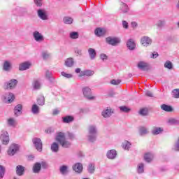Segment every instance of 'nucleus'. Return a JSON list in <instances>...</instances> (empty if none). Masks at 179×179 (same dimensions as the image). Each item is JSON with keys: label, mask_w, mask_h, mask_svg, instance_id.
Masks as SVG:
<instances>
[{"label": "nucleus", "mask_w": 179, "mask_h": 179, "mask_svg": "<svg viewBox=\"0 0 179 179\" xmlns=\"http://www.w3.org/2000/svg\"><path fill=\"white\" fill-rule=\"evenodd\" d=\"M66 139H75V135L71 132H67Z\"/></svg>", "instance_id": "obj_53"}, {"label": "nucleus", "mask_w": 179, "mask_h": 179, "mask_svg": "<svg viewBox=\"0 0 179 179\" xmlns=\"http://www.w3.org/2000/svg\"><path fill=\"white\" fill-rule=\"evenodd\" d=\"M120 111H122L123 113H129L131 111V109L127 106H120Z\"/></svg>", "instance_id": "obj_48"}, {"label": "nucleus", "mask_w": 179, "mask_h": 179, "mask_svg": "<svg viewBox=\"0 0 179 179\" xmlns=\"http://www.w3.org/2000/svg\"><path fill=\"white\" fill-rule=\"evenodd\" d=\"M32 142L36 149L38 150V152H41V150H43V142H41V139L38 138H33Z\"/></svg>", "instance_id": "obj_7"}, {"label": "nucleus", "mask_w": 179, "mask_h": 179, "mask_svg": "<svg viewBox=\"0 0 179 179\" xmlns=\"http://www.w3.org/2000/svg\"><path fill=\"white\" fill-rule=\"evenodd\" d=\"M93 75H94V71L92 70H85L80 73V76H93Z\"/></svg>", "instance_id": "obj_20"}, {"label": "nucleus", "mask_w": 179, "mask_h": 179, "mask_svg": "<svg viewBox=\"0 0 179 179\" xmlns=\"http://www.w3.org/2000/svg\"><path fill=\"white\" fill-rule=\"evenodd\" d=\"M141 43L143 47H149L152 44V38L149 36H143L141 39Z\"/></svg>", "instance_id": "obj_10"}, {"label": "nucleus", "mask_w": 179, "mask_h": 179, "mask_svg": "<svg viewBox=\"0 0 179 179\" xmlns=\"http://www.w3.org/2000/svg\"><path fill=\"white\" fill-rule=\"evenodd\" d=\"M19 150V145L16 144H12L8 148L7 153L8 156H14L15 154Z\"/></svg>", "instance_id": "obj_8"}, {"label": "nucleus", "mask_w": 179, "mask_h": 179, "mask_svg": "<svg viewBox=\"0 0 179 179\" xmlns=\"http://www.w3.org/2000/svg\"><path fill=\"white\" fill-rule=\"evenodd\" d=\"M52 114L53 115H57V114H59V110L58 109L53 110Z\"/></svg>", "instance_id": "obj_63"}, {"label": "nucleus", "mask_w": 179, "mask_h": 179, "mask_svg": "<svg viewBox=\"0 0 179 179\" xmlns=\"http://www.w3.org/2000/svg\"><path fill=\"white\" fill-rule=\"evenodd\" d=\"M141 115H148V108H142L139 111Z\"/></svg>", "instance_id": "obj_52"}, {"label": "nucleus", "mask_w": 179, "mask_h": 179, "mask_svg": "<svg viewBox=\"0 0 179 179\" xmlns=\"http://www.w3.org/2000/svg\"><path fill=\"white\" fill-rule=\"evenodd\" d=\"M33 86L34 89H40L41 87V84L40 83V80L36 79L34 80Z\"/></svg>", "instance_id": "obj_41"}, {"label": "nucleus", "mask_w": 179, "mask_h": 179, "mask_svg": "<svg viewBox=\"0 0 179 179\" xmlns=\"http://www.w3.org/2000/svg\"><path fill=\"white\" fill-rule=\"evenodd\" d=\"M41 170V164L40 163L35 164L34 166V173H38Z\"/></svg>", "instance_id": "obj_42"}, {"label": "nucleus", "mask_w": 179, "mask_h": 179, "mask_svg": "<svg viewBox=\"0 0 179 179\" xmlns=\"http://www.w3.org/2000/svg\"><path fill=\"white\" fill-rule=\"evenodd\" d=\"M131 143H129L128 141H125L123 142L122 148L124 149V150H129V148H131Z\"/></svg>", "instance_id": "obj_37"}, {"label": "nucleus", "mask_w": 179, "mask_h": 179, "mask_svg": "<svg viewBox=\"0 0 179 179\" xmlns=\"http://www.w3.org/2000/svg\"><path fill=\"white\" fill-rule=\"evenodd\" d=\"M106 156L108 159H115L117 157V151L115 150H110L107 152Z\"/></svg>", "instance_id": "obj_15"}, {"label": "nucleus", "mask_w": 179, "mask_h": 179, "mask_svg": "<svg viewBox=\"0 0 179 179\" xmlns=\"http://www.w3.org/2000/svg\"><path fill=\"white\" fill-rule=\"evenodd\" d=\"M8 124L10 127H15L16 125V120L13 118H10L8 120Z\"/></svg>", "instance_id": "obj_44"}, {"label": "nucleus", "mask_w": 179, "mask_h": 179, "mask_svg": "<svg viewBox=\"0 0 179 179\" xmlns=\"http://www.w3.org/2000/svg\"><path fill=\"white\" fill-rule=\"evenodd\" d=\"M38 16L42 20H48V15H47V11H45V10H38Z\"/></svg>", "instance_id": "obj_11"}, {"label": "nucleus", "mask_w": 179, "mask_h": 179, "mask_svg": "<svg viewBox=\"0 0 179 179\" xmlns=\"http://www.w3.org/2000/svg\"><path fill=\"white\" fill-rule=\"evenodd\" d=\"M139 134L140 135H146L149 134V131L148 130V128L145 127H141L139 129Z\"/></svg>", "instance_id": "obj_36"}, {"label": "nucleus", "mask_w": 179, "mask_h": 179, "mask_svg": "<svg viewBox=\"0 0 179 179\" xmlns=\"http://www.w3.org/2000/svg\"><path fill=\"white\" fill-rule=\"evenodd\" d=\"M37 103L38 106H44L45 104V98H44V96L41 95L37 98Z\"/></svg>", "instance_id": "obj_28"}, {"label": "nucleus", "mask_w": 179, "mask_h": 179, "mask_svg": "<svg viewBox=\"0 0 179 179\" xmlns=\"http://www.w3.org/2000/svg\"><path fill=\"white\" fill-rule=\"evenodd\" d=\"M73 169L76 173H82V170H83V166L80 163H76Z\"/></svg>", "instance_id": "obj_21"}, {"label": "nucleus", "mask_w": 179, "mask_h": 179, "mask_svg": "<svg viewBox=\"0 0 179 179\" xmlns=\"http://www.w3.org/2000/svg\"><path fill=\"white\" fill-rule=\"evenodd\" d=\"M42 57H43V59H48V58L51 57V55H50V53H48V52H42Z\"/></svg>", "instance_id": "obj_50"}, {"label": "nucleus", "mask_w": 179, "mask_h": 179, "mask_svg": "<svg viewBox=\"0 0 179 179\" xmlns=\"http://www.w3.org/2000/svg\"><path fill=\"white\" fill-rule=\"evenodd\" d=\"M16 174L20 176H23V174H24V167L22 165L17 166Z\"/></svg>", "instance_id": "obj_22"}, {"label": "nucleus", "mask_w": 179, "mask_h": 179, "mask_svg": "<svg viewBox=\"0 0 179 179\" xmlns=\"http://www.w3.org/2000/svg\"><path fill=\"white\" fill-rule=\"evenodd\" d=\"M131 27H133V29H135V28L138 27V23H136V22H131Z\"/></svg>", "instance_id": "obj_61"}, {"label": "nucleus", "mask_w": 179, "mask_h": 179, "mask_svg": "<svg viewBox=\"0 0 179 179\" xmlns=\"http://www.w3.org/2000/svg\"><path fill=\"white\" fill-rule=\"evenodd\" d=\"M0 139L3 145H8V143H9V134L8 131L5 130L1 131Z\"/></svg>", "instance_id": "obj_5"}, {"label": "nucleus", "mask_w": 179, "mask_h": 179, "mask_svg": "<svg viewBox=\"0 0 179 179\" xmlns=\"http://www.w3.org/2000/svg\"><path fill=\"white\" fill-rule=\"evenodd\" d=\"M110 83L111 85H120V83H121V80H112L110 81Z\"/></svg>", "instance_id": "obj_54"}, {"label": "nucleus", "mask_w": 179, "mask_h": 179, "mask_svg": "<svg viewBox=\"0 0 179 179\" xmlns=\"http://www.w3.org/2000/svg\"><path fill=\"white\" fill-rule=\"evenodd\" d=\"M33 37L36 43H43V41H44V36L38 31L33 32Z\"/></svg>", "instance_id": "obj_6"}, {"label": "nucleus", "mask_w": 179, "mask_h": 179, "mask_svg": "<svg viewBox=\"0 0 179 179\" xmlns=\"http://www.w3.org/2000/svg\"><path fill=\"white\" fill-rule=\"evenodd\" d=\"M94 34L97 37H101V36L106 34V29L103 28H96L94 31Z\"/></svg>", "instance_id": "obj_17"}, {"label": "nucleus", "mask_w": 179, "mask_h": 179, "mask_svg": "<svg viewBox=\"0 0 179 179\" xmlns=\"http://www.w3.org/2000/svg\"><path fill=\"white\" fill-rule=\"evenodd\" d=\"M137 66L141 71H148L149 69V64L145 62H139Z\"/></svg>", "instance_id": "obj_12"}, {"label": "nucleus", "mask_w": 179, "mask_h": 179, "mask_svg": "<svg viewBox=\"0 0 179 179\" xmlns=\"http://www.w3.org/2000/svg\"><path fill=\"white\" fill-rule=\"evenodd\" d=\"M122 26L124 29H128V22L127 21H122Z\"/></svg>", "instance_id": "obj_60"}, {"label": "nucleus", "mask_w": 179, "mask_h": 179, "mask_svg": "<svg viewBox=\"0 0 179 179\" xmlns=\"http://www.w3.org/2000/svg\"><path fill=\"white\" fill-rule=\"evenodd\" d=\"M111 114H113V112L110 108L104 109L102 111V115L104 118H108V117H111Z\"/></svg>", "instance_id": "obj_24"}, {"label": "nucleus", "mask_w": 179, "mask_h": 179, "mask_svg": "<svg viewBox=\"0 0 179 179\" xmlns=\"http://www.w3.org/2000/svg\"><path fill=\"white\" fill-rule=\"evenodd\" d=\"M82 92L85 97L87 99V100H95L96 96L92 94V90L89 87H85L82 89Z\"/></svg>", "instance_id": "obj_3"}, {"label": "nucleus", "mask_w": 179, "mask_h": 179, "mask_svg": "<svg viewBox=\"0 0 179 179\" xmlns=\"http://www.w3.org/2000/svg\"><path fill=\"white\" fill-rule=\"evenodd\" d=\"M61 73H62V76H64L67 79H71V78H73V76L71 73H65L64 71H62Z\"/></svg>", "instance_id": "obj_49"}, {"label": "nucleus", "mask_w": 179, "mask_h": 179, "mask_svg": "<svg viewBox=\"0 0 179 179\" xmlns=\"http://www.w3.org/2000/svg\"><path fill=\"white\" fill-rule=\"evenodd\" d=\"M56 141L62 146V148H68L71 146V143L66 140L65 137V133L59 132L56 136Z\"/></svg>", "instance_id": "obj_1"}, {"label": "nucleus", "mask_w": 179, "mask_h": 179, "mask_svg": "<svg viewBox=\"0 0 179 179\" xmlns=\"http://www.w3.org/2000/svg\"><path fill=\"white\" fill-rule=\"evenodd\" d=\"M4 101L5 103H7V104H10L13 100H15V95L11 93L8 92L7 94H5L3 96Z\"/></svg>", "instance_id": "obj_9"}, {"label": "nucleus", "mask_w": 179, "mask_h": 179, "mask_svg": "<svg viewBox=\"0 0 179 179\" xmlns=\"http://www.w3.org/2000/svg\"><path fill=\"white\" fill-rule=\"evenodd\" d=\"M159 57V54L156 52H154L151 54L150 58H157Z\"/></svg>", "instance_id": "obj_57"}, {"label": "nucleus", "mask_w": 179, "mask_h": 179, "mask_svg": "<svg viewBox=\"0 0 179 179\" xmlns=\"http://www.w3.org/2000/svg\"><path fill=\"white\" fill-rule=\"evenodd\" d=\"M106 40L108 44H109L110 45H113V47H115V45H118V44L121 43V39H120V38L116 37L109 36L106 38Z\"/></svg>", "instance_id": "obj_4"}, {"label": "nucleus", "mask_w": 179, "mask_h": 179, "mask_svg": "<svg viewBox=\"0 0 179 179\" xmlns=\"http://www.w3.org/2000/svg\"><path fill=\"white\" fill-rule=\"evenodd\" d=\"M45 76L46 79H48L50 82H54V77L51 74V72L50 71H46L45 73Z\"/></svg>", "instance_id": "obj_35"}, {"label": "nucleus", "mask_w": 179, "mask_h": 179, "mask_svg": "<svg viewBox=\"0 0 179 179\" xmlns=\"http://www.w3.org/2000/svg\"><path fill=\"white\" fill-rule=\"evenodd\" d=\"M88 171L92 174V173H94V164H90L89 166H88Z\"/></svg>", "instance_id": "obj_51"}, {"label": "nucleus", "mask_w": 179, "mask_h": 179, "mask_svg": "<svg viewBox=\"0 0 179 179\" xmlns=\"http://www.w3.org/2000/svg\"><path fill=\"white\" fill-rule=\"evenodd\" d=\"M153 154L148 152L145 155L144 159L145 160V162H148V163H149L153 160Z\"/></svg>", "instance_id": "obj_26"}, {"label": "nucleus", "mask_w": 179, "mask_h": 179, "mask_svg": "<svg viewBox=\"0 0 179 179\" xmlns=\"http://www.w3.org/2000/svg\"><path fill=\"white\" fill-rule=\"evenodd\" d=\"M17 85V80L13 79L7 83L6 87L7 89H14V87H16Z\"/></svg>", "instance_id": "obj_16"}, {"label": "nucleus", "mask_w": 179, "mask_h": 179, "mask_svg": "<svg viewBox=\"0 0 179 179\" xmlns=\"http://www.w3.org/2000/svg\"><path fill=\"white\" fill-rule=\"evenodd\" d=\"M145 96H148V97H153V94L150 91H146Z\"/></svg>", "instance_id": "obj_59"}, {"label": "nucleus", "mask_w": 179, "mask_h": 179, "mask_svg": "<svg viewBox=\"0 0 179 179\" xmlns=\"http://www.w3.org/2000/svg\"><path fill=\"white\" fill-rule=\"evenodd\" d=\"M97 138V128L94 125H90L88 127V141L94 142Z\"/></svg>", "instance_id": "obj_2"}, {"label": "nucleus", "mask_w": 179, "mask_h": 179, "mask_svg": "<svg viewBox=\"0 0 179 179\" xmlns=\"http://www.w3.org/2000/svg\"><path fill=\"white\" fill-rule=\"evenodd\" d=\"M3 176H5V168L0 165V179L3 178Z\"/></svg>", "instance_id": "obj_46"}, {"label": "nucleus", "mask_w": 179, "mask_h": 179, "mask_svg": "<svg viewBox=\"0 0 179 179\" xmlns=\"http://www.w3.org/2000/svg\"><path fill=\"white\" fill-rule=\"evenodd\" d=\"M88 54L90 55V59H94L96 58V50L90 48L88 49Z\"/></svg>", "instance_id": "obj_25"}, {"label": "nucleus", "mask_w": 179, "mask_h": 179, "mask_svg": "<svg viewBox=\"0 0 179 179\" xmlns=\"http://www.w3.org/2000/svg\"><path fill=\"white\" fill-rule=\"evenodd\" d=\"M47 134H51V132H52V129L49 128L46 130Z\"/></svg>", "instance_id": "obj_64"}, {"label": "nucleus", "mask_w": 179, "mask_h": 179, "mask_svg": "<svg viewBox=\"0 0 179 179\" xmlns=\"http://www.w3.org/2000/svg\"><path fill=\"white\" fill-rule=\"evenodd\" d=\"M34 2L37 6H41L43 5V0H34Z\"/></svg>", "instance_id": "obj_55"}, {"label": "nucleus", "mask_w": 179, "mask_h": 179, "mask_svg": "<svg viewBox=\"0 0 179 179\" xmlns=\"http://www.w3.org/2000/svg\"><path fill=\"white\" fill-rule=\"evenodd\" d=\"M50 149H51L52 152L57 153L58 152V150H59V145L57 143H53L51 145Z\"/></svg>", "instance_id": "obj_32"}, {"label": "nucleus", "mask_w": 179, "mask_h": 179, "mask_svg": "<svg viewBox=\"0 0 179 179\" xmlns=\"http://www.w3.org/2000/svg\"><path fill=\"white\" fill-rule=\"evenodd\" d=\"M74 118L73 116H66L62 117V121L64 124H69V122H72Z\"/></svg>", "instance_id": "obj_29"}, {"label": "nucleus", "mask_w": 179, "mask_h": 179, "mask_svg": "<svg viewBox=\"0 0 179 179\" xmlns=\"http://www.w3.org/2000/svg\"><path fill=\"white\" fill-rule=\"evenodd\" d=\"M127 46L130 50V51H132V50H135V41L133 39H129L127 43Z\"/></svg>", "instance_id": "obj_19"}, {"label": "nucleus", "mask_w": 179, "mask_h": 179, "mask_svg": "<svg viewBox=\"0 0 179 179\" xmlns=\"http://www.w3.org/2000/svg\"><path fill=\"white\" fill-rule=\"evenodd\" d=\"M162 131L163 129H162L161 127H154L152 131V134L153 135H159V134H162Z\"/></svg>", "instance_id": "obj_33"}, {"label": "nucleus", "mask_w": 179, "mask_h": 179, "mask_svg": "<svg viewBox=\"0 0 179 179\" xmlns=\"http://www.w3.org/2000/svg\"><path fill=\"white\" fill-rule=\"evenodd\" d=\"M161 108L162 110L166 111V113H172V111H173V107H171V106H169L166 104L161 105Z\"/></svg>", "instance_id": "obj_23"}, {"label": "nucleus", "mask_w": 179, "mask_h": 179, "mask_svg": "<svg viewBox=\"0 0 179 179\" xmlns=\"http://www.w3.org/2000/svg\"><path fill=\"white\" fill-rule=\"evenodd\" d=\"M31 112L34 114H38V113H40V107L37 106V104L32 105Z\"/></svg>", "instance_id": "obj_34"}, {"label": "nucleus", "mask_w": 179, "mask_h": 179, "mask_svg": "<svg viewBox=\"0 0 179 179\" xmlns=\"http://www.w3.org/2000/svg\"><path fill=\"white\" fill-rule=\"evenodd\" d=\"M76 54H78V55H82V50L80 49H76L75 50Z\"/></svg>", "instance_id": "obj_62"}, {"label": "nucleus", "mask_w": 179, "mask_h": 179, "mask_svg": "<svg viewBox=\"0 0 179 179\" xmlns=\"http://www.w3.org/2000/svg\"><path fill=\"white\" fill-rule=\"evenodd\" d=\"M172 94L175 99H179V89L173 90Z\"/></svg>", "instance_id": "obj_45"}, {"label": "nucleus", "mask_w": 179, "mask_h": 179, "mask_svg": "<svg viewBox=\"0 0 179 179\" xmlns=\"http://www.w3.org/2000/svg\"><path fill=\"white\" fill-rule=\"evenodd\" d=\"M144 167H145V166L143 165V163H141L138 165L137 171H138V174H142V173H143Z\"/></svg>", "instance_id": "obj_39"}, {"label": "nucleus", "mask_w": 179, "mask_h": 179, "mask_svg": "<svg viewBox=\"0 0 179 179\" xmlns=\"http://www.w3.org/2000/svg\"><path fill=\"white\" fill-rule=\"evenodd\" d=\"M164 67L167 68L168 69H173V64L170 61H166L164 64Z\"/></svg>", "instance_id": "obj_47"}, {"label": "nucleus", "mask_w": 179, "mask_h": 179, "mask_svg": "<svg viewBox=\"0 0 179 179\" xmlns=\"http://www.w3.org/2000/svg\"><path fill=\"white\" fill-rule=\"evenodd\" d=\"M64 65L67 68H72L75 65V60L72 57L67 58L64 62Z\"/></svg>", "instance_id": "obj_14"}, {"label": "nucleus", "mask_w": 179, "mask_h": 179, "mask_svg": "<svg viewBox=\"0 0 179 179\" xmlns=\"http://www.w3.org/2000/svg\"><path fill=\"white\" fill-rule=\"evenodd\" d=\"M169 125H178L179 124V119L176 118H169L167 121Z\"/></svg>", "instance_id": "obj_30"}, {"label": "nucleus", "mask_w": 179, "mask_h": 179, "mask_svg": "<svg viewBox=\"0 0 179 179\" xmlns=\"http://www.w3.org/2000/svg\"><path fill=\"white\" fill-rule=\"evenodd\" d=\"M69 37L73 40H76V38H79V34L76 31L71 32L69 34Z\"/></svg>", "instance_id": "obj_38"}, {"label": "nucleus", "mask_w": 179, "mask_h": 179, "mask_svg": "<svg viewBox=\"0 0 179 179\" xmlns=\"http://www.w3.org/2000/svg\"><path fill=\"white\" fill-rule=\"evenodd\" d=\"M60 173L62 174H66V173H68V166L65 165H63L62 166H61Z\"/></svg>", "instance_id": "obj_43"}, {"label": "nucleus", "mask_w": 179, "mask_h": 179, "mask_svg": "<svg viewBox=\"0 0 179 179\" xmlns=\"http://www.w3.org/2000/svg\"><path fill=\"white\" fill-rule=\"evenodd\" d=\"M63 22L65 23V24H71L73 22V19H72V17H65L63 19Z\"/></svg>", "instance_id": "obj_40"}, {"label": "nucleus", "mask_w": 179, "mask_h": 179, "mask_svg": "<svg viewBox=\"0 0 179 179\" xmlns=\"http://www.w3.org/2000/svg\"><path fill=\"white\" fill-rule=\"evenodd\" d=\"M120 10L124 13H127V12H128V10H129L128 6L127 4H125V3H124V1H121Z\"/></svg>", "instance_id": "obj_27"}, {"label": "nucleus", "mask_w": 179, "mask_h": 179, "mask_svg": "<svg viewBox=\"0 0 179 179\" xmlns=\"http://www.w3.org/2000/svg\"><path fill=\"white\" fill-rule=\"evenodd\" d=\"M30 66H31V63H30L29 62H25L20 64L19 70L26 71L27 69H29Z\"/></svg>", "instance_id": "obj_13"}, {"label": "nucleus", "mask_w": 179, "mask_h": 179, "mask_svg": "<svg viewBox=\"0 0 179 179\" xmlns=\"http://www.w3.org/2000/svg\"><path fill=\"white\" fill-rule=\"evenodd\" d=\"M11 68H12V66L10 65V62L8 61L4 62L3 67V71L8 72V71H10Z\"/></svg>", "instance_id": "obj_31"}, {"label": "nucleus", "mask_w": 179, "mask_h": 179, "mask_svg": "<svg viewBox=\"0 0 179 179\" xmlns=\"http://www.w3.org/2000/svg\"><path fill=\"white\" fill-rule=\"evenodd\" d=\"M157 26H158L159 27H163V26H164V21H158V22L157 23Z\"/></svg>", "instance_id": "obj_58"}, {"label": "nucleus", "mask_w": 179, "mask_h": 179, "mask_svg": "<svg viewBox=\"0 0 179 179\" xmlns=\"http://www.w3.org/2000/svg\"><path fill=\"white\" fill-rule=\"evenodd\" d=\"M22 110H23V106L22 104L17 105L14 108V113L15 115L19 116L22 114Z\"/></svg>", "instance_id": "obj_18"}, {"label": "nucleus", "mask_w": 179, "mask_h": 179, "mask_svg": "<svg viewBox=\"0 0 179 179\" xmlns=\"http://www.w3.org/2000/svg\"><path fill=\"white\" fill-rule=\"evenodd\" d=\"M100 58H101V59H102V61H106V59H107L108 57L106 56V54L103 53V54H101Z\"/></svg>", "instance_id": "obj_56"}]
</instances>
